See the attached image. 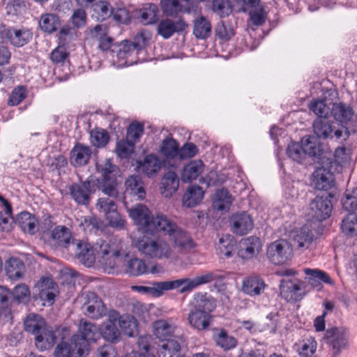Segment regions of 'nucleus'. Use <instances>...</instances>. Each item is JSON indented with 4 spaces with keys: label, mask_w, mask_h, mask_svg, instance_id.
I'll use <instances>...</instances> for the list:
<instances>
[{
    "label": "nucleus",
    "mask_w": 357,
    "mask_h": 357,
    "mask_svg": "<svg viewBox=\"0 0 357 357\" xmlns=\"http://www.w3.org/2000/svg\"><path fill=\"white\" fill-rule=\"evenodd\" d=\"M97 168L102 176L101 179L98 181V188L109 197L99 198L96 208L106 217L117 209L112 198H117L119 196L116 178L120 172L119 167L109 159H106L102 163L98 164Z\"/></svg>",
    "instance_id": "nucleus-1"
},
{
    "label": "nucleus",
    "mask_w": 357,
    "mask_h": 357,
    "mask_svg": "<svg viewBox=\"0 0 357 357\" xmlns=\"http://www.w3.org/2000/svg\"><path fill=\"white\" fill-rule=\"evenodd\" d=\"M332 156L325 145L314 142V185L322 192H328L335 185V178L331 172Z\"/></svg>",
    "instance_id": "nucleus-2"
},
{
    "label": "nucleus",
    "mask_w": 357,
    "mask_h": 357,
    "mask_svg": "<svg viewBox=\"0 0 357 357\" xmlns=\"http://www.w3.org/2000/svg\"><path fill=\"white\" fill-rule=\"evenodd\" d=\"M96 258L106 267L113 268L117 266L123 255V241L116 236L106 239L100 238L93 244Z\"/></svg>",
    "instance_id": "nucleus-3"
},
{
    "label": "nucleus",
    "mask_w": 357,
    "mask_h": 357,
    "mask_svg": "<svg viewBox=\"0 0 357 357\" xmlns=\"http://www.w3.org/2000/svg\"><path fill=\"white\" fill-rule=\"evenodd\" d=\"M148 31H141L134 38L132 42L122 41L118 45L116 52L117 62L121 67L129 66L138 62V54L144 50L150 40Z\"/></svg>",
    "instance_id": "nucleus-4"
},
{
    "label": "nucleus",
    "mask_w": 357,
    "mask_h": 357,
    "mask_svg": "<svg viewBox=\"0 0 357 357\" xmlns=\"http://www.w3.org/2000/svg\"><path fill=\"white\" fill-rule=\"evenodd\" d=\"M132 244L141 255L151 259H167L174 255L172 246L163 238L142 236L134 238Z\"/></svg>",
    "instance_id": "nucleus-5"
},
{
    "label": "nucleus",
    "mask_w": 357,
    "mask_h": 357,
    "mask_svg": "<svg viewBox=\"0 0 357 357\" xmlns=\"http://www.w3.org/2000/svg\"><path fill=\"white\" fill-rule=\"evenodd\" d=\"M223 278L224 277L222 275L215 272H208L193 278H185L172 281L159 282V284H157V287L160 291V295H162L165 291L175 289L179 287H181L179 291L183 294L192 291L201 285L213 281L222 280Z\"/></svg>",
    "instance_id": "nucleus-6"
},
{
    "label": "nucleus",
    "mask_w": 357,
    "mask_h": 357,
    "mask_svg": "<svg viewBox=\"0 0 357 357\" xmlns=\"http://www.w3.org/2000/svg\"><path fill=\"white\" fill-rule=\"evenodd\" d=\"M79 334L73 335L70 341L77 349L78 357H86L89 353V342H96L100 337V330L96 325L81 319L79 324Z\"/></svg>",
    "instance_id": "nucleus-7"
},
{
    "label": "nucleus",
    "mask_w": 357,
    "mask_h": 357,
    "mask_svg": "<svg viewBox=\"0 0 357 357\" xmlns=\"http://www.w3.org/2000/svg\"><path fill=\"white\" fill-rule=\"evenodd\" d=\"M333 196L330 192H319L314 199V230L316 231V236L323 234L324 227L322 221L328 218L333 210L332 199Z\"/></svg>",
    "instance_id": "nucleus-8"
},
{
    "label": "nucleus",
    "mask_w": 357,
    "mask_h": 357,
    "mask_svg": "<svg viewBox=\"0 0 357 357\" xmlns=\"http://www.w3.org/2000/svg\"><path fill=\"white\" fill-rule=\"evenodd\" d=\"M309 281L297 278L282 280L280 284V294L287 302L301 301L309 291Z\"/></svg>",
    "instance_id": "nucleus-9"
},
{
    "label": "nucleus",
    "mask_w": 357,
    "mask_h": 357,
    "mask_svg": "<svg viewBox=\"0 0 357 357\" xmlns=\"http://www.w3.org/2000/svg\"><path fill=\"white\" fill-rule=\"evenodd\" d=\"M292 256V246L284 239L275 241L267 245L266 257L273 264H285L291 260Z\"/></svg>",
    "instance_id": "nucleus-10"
},
{
    "label": "nucleus",
    "mask_w": 357,
    "mask_h": 357,
    "mask_svg": "<svg viewBox=\"0 0 357 357\" xmlns=\"http://www.w3.org/2000/svg\"><path fill=\"white\" fill-rule=\"evenodd\" d=\"M287 154L294 161L307 165L312 159V137H303L300 144L290 143L287 149Z\"/></svg>",
    "instance_id": "nucleus-11"
},
{
    "label": "nucleus",
    "mask_w": 357,
    "mask_h": 357,
    "mask_svg": "<svg viewBox=\"0 0 357 357\" xmlns=\"http://www.w3.org/2000/svg\"><path fill=\"white\" fill-rule=\"evenodd\" d=\"M349 337L348 328L343 326H334L326 331L323 340L332 347L333 356L336 357L342 350L348 347Z\"/></svg>",
    "instance_id": "nucleus-12"
},
{
    "label": "nucleus",
    "mask_w": 357,
    "mask_h": 357,
    "mask_svg": "<svg viewBox=\"0 0 357 357\" xmlns=\"http://www.w3.org/2000/svg\"><path fill=\"white\" fill-rule=\"evenodd\" d=\"M82 310L84 314L93 319H98L107 314V307L102 299L93 292H86L84 296Z\"/></svg>",
    "instance_id": "nucleus-13"
},
{
    "label": "nucleus",
    "mask_w": 357,
    "mask_h": 357,
    "mask_svg": "<svg viewBox=\"0 0 357 357\" xmlns=\"http://www.w3.org/2000/svg\"><path fill=\"white\" fill-rule=\"evenodd\" d=\"M96 185L98 182L89 180L73 183L69 187L70 196L78 204L86 205L91 200V194L95 192Z\"/></svg>",
    "instance_id": "nucleus-14"
},
{
    "label": "nucleus",
    "mask_w": 357,
    "mask_h": 357,
    "mask_svg": "<svg viewBox=\"0 0 357 357\" xmlns=\"http://www.w3.org/2000/svg\"><path fill=\"white\" fill-rule=\"evenodd\" d=\"M34 297L43 302V305H52L59 294L58 285L50 278H43L37 285Z\"/></svg>",
    "instance_id": "nucleus-15"
},
{
    "label": "nucleus",
    "mask_w": 357,
    "mask_h": 357,
    "mask_svg": "<svg viewBox=\"0 0 357 357\" xmlns=\"http://www.w3.org/2000/svg\"><path fill=\"white\" fill-rule=\"evenodd\" d=\"M169 236L174 249L178 253H187L196 245L190 234L178 226Z\"/></svg>",
    "instance_id": "nucleus-16"
},
{
    "label": "nucleus",
    "mask_w": 357,
    "mask_h": 357,
    "mask_svg": "<svg viewBox=\"0 0 357 357\" xmlns=\"http://www.w3.org/2000/svg\"><path fill=\"white\" fill-rule=\"evenodd\" d=\"M231 231L236 235H245L250 232L254 226L253 220L247 212L233 214L229 218Z\"/></svg>",
    "instance_id": "nucleus-17"
},
{
    "label": "nucleus",
    "mask_w": 357,
    "mask_h": 357,
    "mask_svg": "<svg viewBox=\"0 0 357 357\" xmlns=\"http://www.w3.org/2000/svg\"><path fill=\"white\" fill-rule=\"evenodd\" d=\"M188 24L183 19L172 20L169 18L161 20L157 26V33L164 39L171 38L174 33L183 32Z\"/></svg>",
    "instance_id": "nucleus-18"
},
{
    "label": "nucleus",
    "mask_w": 357,
    "mask_h": 357,
    "mask_svg": "<svg viewBox=\"0 0 357 357\" xmlns=\"http://www.w3.org/2000/svg\"><path fill=\"white\" fill-rule=\"evenodd\" d=\"M259 238L250 236L242 239L239 243L238 255L243 259H250L259 255L261 250Z\"/></svg>",
    "instance_id": "nucleus-19"
},
{
    "label": "nucleus",
    "mask_w": 357,
    "mask_h": 357,
    "mask_svg": "<svg viewBox=\"0 0 357 357\" xmlns=\"http://www.w3.org/2000/svg\"><path fill=\"white\" fill-rule=\"evenodd\" d=\"M177 227L178 225L167 215L158 213L155 216H151V221L148 226L147 232L160 231L169 236V234L173 232Z\"/></svg>",
    "instance_id": "nucleus-20"
},
{
    "label": "nucleus",
    "mask_w": 357,
    "mask_h": 357,
    "mask_svg": "<svg viewBox=\"0 0 357 357\" xmlns=\"http://www.w3.org/2000/svg\"><path fill=\"white\" fill-rule=\"evenodd\" d=\"M137 164L139 171L149 178L155 177L162 167L161 161L153 154L146 155L142 160H138Z\"/></svg>",
    "instance_id": "nucleus-21"
},
{
    "label": "nucleus",
    "mask_w": 357,
    "mask_h": 357,
    "mask_svg": "<svg viewBox=\"0 0 357 357\" xmlns=\"http://www.w3.org/2000/svg\"><path fill=\"white\" fill-rule=\"evenodd\" d=\"M128 212L135 222L147 232L148 226L151 221L149 208L146 206L139 204L130 208H128Z\"/></svg>",
    "instance_id": "nucleus-22"
},
{
    "label": "nucleus",
    "mask_w": 357,
    "mask_h": 357,
    "mask_svg": "<svg viewBox=\"0 0 357 357\" xmlns=\"http://www.w3.org/2000/svg\"><path fill=\"white\" fill-rule=\"evenodd\" d=\"M126 195H130L137 200L145 198L146 191L142 178L139 175L130 176L125 182Z\"/></svg>",
    "instance_id": "nucleus-23"
},
{
    "label": "nucleus",
    "mask_w": 357,
    "mask_h": 357,
    "mask_svg": "<svg viewBox=\"0 0 357 357\" xmlns=\"http://www.w3.org/2000/svg\"><path fill=\"white\" fill-rule=\"evenodd\" d=\"M6 37L10 44L20 47L25 45L32 39L33 33L26 28H10L6 31Z\"/></svg>",
    "instance_id": "nucleus-24"
},
{
    "label": "nucleus",
    "mask_w": 357,
    "mask_h": 357,
    "mask_svg": "<svg viewBox=\"0 0 357 357\" xmlns=\"http://www.w3.org/2000/svg\"><path fill=\"white\" fill-rule=\"evenodd\" d=\"M75 255L77 259L87 267L93 266L97 259L93 246L83 241H79L76 244Z\"/></svg>",
    "instance_id": "nucleus-25"
},
{
    "label": "nucleus",
    "mask_w": 357,
    "mask_h": 357,
    "mask_svg": "<svg viewBox=\"0 0 357 357\" xmlns=\"http://www.w3.org/2000/svg\"><path fill=\"white\" fill-rule=\"evenodd\" d=\"M266 284L263 279L257 275H252L243 279L242 291L250 296H256L264 292Z\"/></svg>",
    "instance_id": "nucleus-26"
},
{
    "label": "nucleus",
    "mask_w": 357,
    "mask_h": 357,
    "mask_svg": "<svg viewBox=\"0 0 357 357\" xmlns=\"http://www.w3.org/2000/svg\"><path fill=\"white\" fill-rule=\"evenodd\" d=\"M56 336L52 327L46 325L40 333L35 336V344L40 351L50 349L55 343Z\"/></svg>",
    "instance_id": "nucleus-27"
},
{
    "label": "nucleus",
    "mask_w": 357,
    "mask_h": 357,
    "mask_svg": "<svg viewBox=\"0 0 357 357\" xmlns=\"http://www.w3.org/2000/svg\"><path fill=\"white\" fill-rule=\"evenodd\" d=\"M91 150L87 146L77 144L70 151V162L75 167L84 166L88 163Z\"/></svg>",
    "instance_id": "nucleus-28"
},
{
    "label": "nucleus",
    "mask_w": 357,
    "mask_h": 357,
    "mask_svg": "<svg viewBox=\"0 0 357 357\" xmlns=\"http://www.w3.org/2000/svg\"><path fill=\"white\" fill-rule=\"evenodd\" d=\"M212 316L208 312L199 311L192 308L188 314V320L194 328L203 331L206 330L211 322Z\"/></svg>",
    "instance_id": "nucleus-29"
},
{
    "label": "nucleus",
    "mask_w": 357,
    "mask_h": 357,
    "mask_svg": "<svg viewBox=\"0 0 357 357\" xmlns=\"http://www.w3.org/2000/svg\"><path fill=\"white\" fill-rule=\"evenodd\" d=\"M192 308L199 311L211 312L216 307V301L206 292H197L194 295Z\"/></svg>",
    "instance_id": "nucleus-30"
},
{
    "label": "nucleus",
    "mask_w": 357,
    "mask_h": 357,
    "mask_svg": "<svg viewBox=\"0 0 357 357\" xmlns=\"http://www.w3.org/2000/svg\"><path fill=\"white\" fill-rule=\"evenodd\" d=\"M312 223L310 218H307V224L303 226L300 230L292 233V238L297 243L298 248H308L312 241Z\"/></svg>",
    "instance_id": "nucleus-31"
},
{
    "label": "nucleus",
    "mask_w": 357,
    "mask_h": 357,
    "mask_svg": "<svg viewBox=\"0 0 357 357\" xmlns=\"http://www.w3.org/2000/svg\"><path fill=\"white\" fill-rule=\"evenodd\" d=\"M204 165L201 160H191L186 164L181 172V181L184 183L195 180L204 171Z\"/></svg>",
    "instance_id": "nucleus-32"
},
{
    "label": "nucleus",
    "mask_w": 357,
    "mask_h": 357,
    "mask_svg": "<svg viewBox=\"0 0 357 357\" xmlns=\"http://www.w3.org/2000/svg\"><path fill=\"white\" fill-rule=\"evenodd\" d=\"M16 223L25 233L33 235L38 231V220L33 215L27 211H23L17 215Z\"/></svg>",
    "instance_id": "nucleus-33"
},
{
    "label": "nucleus",
    "mask_w": 357,
    "mask_h": 357,
    "mask_svg": "<svg viewBox=\"0 0 357 357\" xmlns=\"http://www.w3.org/2000/svg\"><path fill=\"white\" fill-rule=\"evenodd\" d=\"M179 185L178 176L174 172L169 171L165 174L161 181V193L165 197H171L177 190Z\"/></svg>",
    "instance_id": "nucleus-34"
},
{
    "label": "nucleus",
    "mask_w": 357,
    "mask_h": 357,
    "mask_svg": "<svg viewBox=\"0 0 357 357\" xmlns=\"http://www.w3.org/2000/svg\"><path fill=\"white\" fill-rule=\"evenodd\" d=\"M243 3L252 8L250 11V19L255 26L262 25L267 17V14L261 6H259V0H242Z\"/></svg>",
    "instance_id": "nucleus-35"
},
{
    "label": "nucleus",
    "mask_w": 357,
    "mask_h": 357,
    "mask_svg": "<svg viewBox=\"0 0 357 357\" xmlns=\"http://www.w3.org/2000/svg\"><path fill=\"white\" fill-rule=\"evenodd\" d=\"M332 117L341 123L349 122L354 115L353 109L343 102L332 104Z\"/></svg>",
    "instance_id": "nucleus-36"
},
{
    "label": "nucleus",
    "mask_w": 357,
    "mask_h": 357,
    "mask_svg": "<svg viewBox=\"0 0 357 357\" xmlns=\"http://www.w3.org/2000/svg\"><path fill=\"white\" fill-rule=\"evenodd\" d=\"M181 347L180 343L174 340L169 339L163 342L158 350L159 357H181Z\"/></svg>",
    "instance_id": "nucleus-37"
},
{
    "label": "nucleus",
    "mask_w": 357,
    "mask_h": 357,
    "mask_svg": "<svg viewBox=\"0 0 357 357\" xmlns=\"http://www.w3.org/2000/svg\"><path fill=\"white\" fill-rule=\"evenodd\" d=\"M46 325L44 319L41 316L36 314H29L24 321L25 331L35 336L40 333Z\"/></svg>",
    "instance_id": "nucleus-38"
},
{
    "label": "nucleus",
    "mask_w": 357,
    "mask_h": 357,
    "mask_svg": "<svg viewBox=\"0 0 357 357\" xmlns=\"http://www.w3.org/2000/svg\"><path fill=\"white\" fill-rule=\"evenodd\" d=\"M332 119L317 118L314 121V134L319 138L329 137L333 131Z\"/></svg>",
    "instance_id": "nucleus-39"
},
{
    "label": "nucleus",
    "mask_w": 357,
    "mask_h": 357,
    "mask_svg": "<svg viewBox=\"0 0 357 357\" xmlns=\"http://www.w3.org/2000/svg\"><path fill=\"white\" fill-rule=\"evenodd\" d=\"M175 326L169 321L165 319L158 320L154 323V333L157 338L165 342L169 340L174 333Z\"/></svg>",
    "instance_id": "nucleus-40"
},
{
    "label": "nucleus",
    "mask_w": 357,
    "mask_h": 357,
    "mask_svg": "<svg viewBox=\"0 0 357 357\" xmlns=\"http://www.w3.org/2000/svg\"><path fill=\"white\" fill-rule=\"evenodd\" d=\"M231 203L232 197L227 190L222 188L216 191L213 202L214 208L220 211H228Z\"/></svg>",
    "instance_id": "nucleus-41"
},
{
    "label": "nucleus",
    "mask_w": 357,
    "mask_h": 357,
    "mask_svg": "<svg viewBox=\"0 0 357 357\" xmlns=\"http://www.w3.org/2000/svg\"><path fill=\"white\" fill-rule=\"evenodd\" d=\"M125 270L126 273L135 277L148 273L149 272L145 261L137 257H132L127 261Z\"/></svg>",
    "instance_id": "nucleus-42"
},
{
    "label": "nucleus",
    "mask_w": 357,
    "mask_h": 357,
    "mask_svg": "<svg viewBox=\"0 0 357 357\" xmlns=\"http://www.w3.org/2000/svg\"><path fill=\"white\" fill-rule=\"evenodd\" d=\"M204 191L197 185L189 187L183 197V204L187 207H193L198 204L203 198Z\"/></svg>",
    "instance_id": "nucleus-43"
},
{
    "label": "nucleus",
    "mask_w": 357,
    "mask_h": 357,
    "mask_svg": "<svg viewBox=\"0 0 357 357\" xmlns=\"http://www.w3.org/2000/svg\"><path fill=\"white\" fill-rule=\"evenodd\" d=\"M160 5L163 14L168 17H177L185 11L179 0H160Z\"/></svg>",
    "instance_id": "nucleus-44"
},
{
    "label": "nucleus",
    "mask_w": 357,
    "mask_h": 357,
    "mask_svg": "<svg viewBox=\"0 0 357 357\" xmlns=\"http://www.w3.org/2000/svg\"><path fill=\"white\" fill-rule=\"evenodd\" d=\"M51 237L58 245L62 247L68 245L72 238L70 229L63 225L55 227L52 231Z\"/></svg>",
    "instance_id": "nucleus-45"
},
{
    "label": "nucleus",
    "mask_w": 357,
    "mask_h": 357,
    "mask_svg": "<svg viewBox=\"0 0 357 357\" xmlns=\"http://www.w3.org/2000/svg\"><path fill=\"white\" fill-rule=\"evenodd\" d=\"M211 33V25L210 22L203 16L199 17L194 21L193 34L199 39L208 38Z\"/></svg>",
    "instance_id": "nucleus-46"
},
{
    "label": "nucleus",
    "mask_w": 357,
    "mask_h": 357,
    "mask_svg": "<svg viewBox=\"0 0 357 357\" xmlns=\"http://www.w3.org/2000/svg\"><path fill=\"white\" fill-rule=\"evenodd\" d=\"M24 271V265L17 258H10L6 261V272L7 276L11 280H17L22 277Z\"/></svg>",
    "instance_id": "nucleus-47"
},
{
    "label": "nucleus",
    "mask_w": 357,
    "mask_h": 357,
    "mask_svg": "<svg viewBox=\"0 0 357 357\" xmlns=\"http://www.w3.org/2000/svg\"><path fill=\"white\" fill-rule=\"evenodd\" d=\"M102 337L111 343H116L121 340V332L117 326L110 322H103L100 331Z\"/></svg>",
    "instance_id": "nucleus-48"
},
{
    "label": "nucleus",
    "mask_w": 357,
    "mask_h": 357,
    "mask_svg": "<svg viewBox=\"0 0 357 357\" xmlns=\"http://www.w3.org/2000/svg\"><path fill=\"white\" fill-rule=\"evenodd\" d=\"M213 340L216 344L225 350H229L236 346L237 341L225 330H216L213 333Z\"/></svg>",
    "instance_id": "nucleus-49"
},
{
    "label": "nucleus",
    "mask_w": 357,
    "mask_h": 357,
    "mask_svg": "<svg viewBox=\"0 0 357 357\" xmlns=\"http://www.w3.org/2000/svg\"><path fill=\"white\" fill-rule=\"evenodd\" d=\"M342 208L349 212L353 213L357 210V186L348 188L341 199Z\"/></svg>",
    "instance_id": "nucleus-50"
},
{
    "label": "nucleus",
    "mask_w": 357,
    "mask_h": 357,
    "mask_svg": "<svg viewBox=\"0 0 357 357\" xmlns=\"http://www.w3.org/2000/svg\"><path fill=\"white\" fill-rule=\"evenodd\" d=\"M141 22L144 25L155 24L158 19V8L156 4L147 3L141 10Z\"/></svg>",
    "instance_id": "nucleus-51"
},
{
    "label": "nucleus",
    "mask_w": 357,
    "mask_h": 357,
    "mask_svg": "<svg viewBox=\"0 0 357 357\" xmlns=\"http://www.w3.org/2000/svg\"><path fill=\"white\" fill-rule=\"evenodd\" d=\"M60 25L59 17L54 14L47 13L41 15L39 21L40 29L46 33L54 32Z\"/></svg>",
    "instance_id": "nucleus-52"
},
{
    "label": "nucleus",
    "mask_w": 357,
    "mask_h": 357,
    "mask_svg": "<svg viewBox=\"0 0 357 357\" xmlns=\"http://www.w3.org/2000/svg\"><path fill=\"white\" fill-rule=\"evenodd\" d=\"M160 152L167 159L178 158L179 149L177 142L172 138L164 139L160 146Z\"/></svg>",
    "instance_id": "nucleus-53"
},
{
    "label": "nucleus",
    "mask_w": 357,
    "mask_h": 357,
    "mask_svg": "<svg viewBox=\"0 0 357 357\" xmlns=\"http://www.w3.org/2000/svg\"><path fill=\"white\" fill-rule=\"evenodd\" d=\"M218 250L221 257L229 258L234 251V238L230 235H226L220 238Z\"/></svg>",
    "instance_id": "nucleus-54"
},
{
    "label": "nucleus",
    "mask_w": 357,
    "mask_h": 357,
    "mask_svg": "<svg viewBox=\"0 0 357 357\" xmlns=\"http://www.w3.org/2000/svg\"><path fill=\"white\" fill-rule=\"evenodd\" d=\"M332 104L331 101L328 102L327 100H314V114L317 118L332 119Z\"/></svg>",
    "instance_id": "nucleus-55"
},
{
    "label": "nucleus",
    "mask_w": 357,
    "mask_h": 357,
    "mask_svg": "<svg viewBox=\"0 0 357 357\" xmlns=\"http://www.w3.org/2000/svg\"><path fill=\"white\" fill-rule=\"evenodd\" d=\"M93 12L98 20H105L112 15V8L107 1H99L93 5Z\"/></svg>",
    "instance_id": "nucleus-56"
},
{
    "label": "nucleus",
    "mask_w": 357,
    "mask_h": 357,
    "mask_svg": "<svg viewBox=\"0 0 357 357\" xmlns=\"http://www.w3.org/2000/svg\"><path fill=\"white\" fill-rule=\"evenodd\" d=\"M342 231L349 236H357V215L350 213L342 222Z\"/></svg>",
    "instance_id": "nucleus-57"
},
{
    "label": "nucleus",
    "mask_w": 357,
    "mask_h": 357,
    "mask_svg": "<svg viewBox=\"0 0 357 357\" xmlns=\"http://www.w3.org/2000/svg\"><path fill=\"white\" fill-rule=\"evenodd\" d=\"M109 139L108 132L103 129H93L90 132V140L94 146H105L108 143Z\"/></svg>",
    "instance_id": "nucleus-58"
},
{
    "label": "nucleus",
    "mask_w": 357,
    "mask_h": 357,
    "mask_svg": "<svg viewBox=\"0 0 357 357\" xmlns=\"http://www.w3.org/2000/svg\"><path fill=\"white\" fill-rule=\"evenodd\" d=\"M321 282L331 286L335 284L334 280L326 272L314 268V289L317 291L321 290L323 288Z\"/></svg>",
    "instance_id": "nucleus-59"
},
{
    "label": "nucleus",
    "mask_w": 357,
    "mask_h": 357,
    "mask_svg": "<svg viewBox=\"0 0 357 357\" xmlns=\"http://www.w3.org/2000/svg\"><path fill=\"white\" fill-rule=\"evenodd\" d=\"M80 225L86 232L96 233L102 228V222L95 216H86Z\"/></svg>",
    "instance_id": "nucleus-60"
},
{
    "label": "nucleus",
    "mask_w": 357,
    "mask_h": 357,
    "mask_svg": "<svg viewBox=\"0 0 357 357\" xmlns=\"http://www.w3.org/2000/svg\"><path fill=\"white\" fill-rule=\"evenodd\" d=\"M135 144L130 140H121L117 142L116 153L121 158H128L134 151Z\"/></svg>",
    "instance_id": "nucleus-61"
},
{
    "label": "nucleus",
    "mask_w": 357,
    "mask_h": 357,
    "mask_svg": "<svg viewBox=\"0 0 357 357\" xmlns=\"http://www.w3.org/2000/svg\"><path fill=\"white\" fill-rule=\"evenodd\" d=\"M77 349L72 343L61 341L55 347L54 357H71Z\"/></svg>",
    "instance_id": "nucleus-62"
},
{
    "label": "nucleus",
    "mask_w": 357,
    "mask_h": 357,
    "mask_svg": "<svg viewBox=\"0 0 357 357\" xmlns=\"http://www.w3.org/2000/svg\"><path fill=\"white\" fill-rule=\"evenodd\" d=\"M144 132V126L142 123L134 122L130 124L127 129L126 139L135 144Z\"/></svg>",
    "instance_id": "nucleus-63"
},
{
    "label": "nucleus",
    "mask_w": 357,
    "mask_h": 357,
    "mask_svg": "<svg viewBox=\"0 0 357 357\" xmlns=\"http://www.w3.org/2000/svg\"><path fill=\"white\" fill-rule=\"evenodd\" d=\"M14 299L19 303H25L29 300L30 292L29 288L25 284L17 285L13 292Z\"/></svg>",
    "instance_id": "nucleus-64"
}]
</instances>
